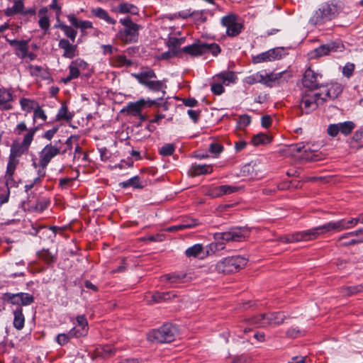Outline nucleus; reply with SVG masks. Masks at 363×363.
Instances as JSON below:
<instances>
[{
	"label": "nucleus",
	"instance_id": "1",
	"mask_svg": "<svg viewBox=\"0 0 363 363\" xmlns=\"http://www.w3.org/2000/svg\"><path fill=\"white\" fill-rule=\"evenodd\" d=\"M39 130V126H33L28 128L25 121L19 122L13 129V133L16 135H21L23 132H26L23 135L22 141L13 140L10 149L9 158L19 160V158L26 154L34 140L36 132Z\"/></svg>",
	"mask_w": 363,
	"mask_h": 363
},
{
	"label": "nucleus",
	"instance_id": "2",
	"mask_svg": "<svg viewBox=\"0 0 363 363\" xmlns=\"http://www.w3.org/2000/svg\"><path fill=\"white\" fill-rule=\"evenodd\" d=\"M339 86H331L324 89L320 93L308 91L304 94L300 101V108L305 113H310L315 110L318 106L322 105L328 99H334L341 93Z\"/></svg>",
	"mask_w": 363,
	"mask_h": 363
},
{
	"label": "nucleus",
	"instance_id": "3",
	"mask_svg": "<svg viewBox=\"0 0 363 363\" xmlns=\"http://www.w3.org/2000/svg\"><path fill=\"white\" fill-rule=\"evenodd\" d=\"M249 234V230L245 228H231L229 231L215 233L214 238L216 242H212L207 246L205 250L206 257L224 248L223 242L220 241L241 242L245 240Z\"/></svg>",
	"mask_w": 363,
	"mask_h": 363
},
{
	"label": "nucleus",
	"instance_id": "4",
	"mask_svg": "<svg viewBox=\"0 0 363 363\" xmlns=\"http://www.w3.org/2000/svg\"><path fill=\"white\" fill-rule=\"evenodd\" d=\"M343 6L340 2L333 1L322 4L315 10L309 19V23L313 26H321L338 17L342 11Z\"/></svg>",
	"mask_w": 363,
	"mask_h": 363
},
{
	"label": "nucleus",
	"instance_id": "5",
	"mask_svg": "<svg viewBox=\"0 0 363 363\" xmlns=\"http://www.w3.org/2000/svg\"><path fill=\"white\" fill-rule=\"evenodd\" d=\"M330 233H335L332 221L307 230L296 232L293 234L285 235L281 238V240L285 243L309 241L315 240L320 235Z\"/></svg>",
	"mask_w": 363,
	"mask_h": 363
},
{
	"label": "nucleus",
	"instance_id": "6",
	"mask_svg": "<svg viewBox=\"0 0 363 363\" xmlns=\"http://www.w3.org/2000/svg\"><path fill=\"white\" fill-rule=\"evenodd\" d=\"M179 334L176 325L167 323L157 329L151 330L147 334V339L151 342L157 343H167L173 342Z\"/></svg>",
	"mask_w": 363,
	"mask_h": 363
},
{
	"label": "nucleus",
	"instance_id": "7",
	"mask_svg": "<svg viewBox=\"0 0 363 363\" xmlns=\"http://www.w3.org/2000/svg\"><path fill=\"white\" fill-rule=\"evenodd\" d=\"M119 22L123 25V28L118 32V39L125 44L137 43L139 38V30L142 28V26L134 23L129 16L121 18Z\"/></svg>",
	"mask_w": 363,
	"mask_h": 363
},
{
	"label": "nucleus",
	"instance_id": "8",
	"mask_svg": "<svg viewBox=\"0 0 363 363\" xmlns=\"http://www.w3.org/2000/svg\"><path fill=\"white\" fill-rule=\"evenodd\" d=\"M286 318L283 312H269L252 317L249 320V324L257 328L274 327L282 324Z\"/></svg>",
	"mask_w": 363,
	"mask_h": 363
},
{
	"label": "nucleus",
	"instance_id": "9",
	"mask_svg": "<svg viewBox=\"0 0 363 363\" xmlns=\"http://www.w3.org/2000/svg\"><path fill=\"white\" fill-rule=\"evenodd\" d=\"M247 259L241 256H232L223 259L215 266L218 273L230 274L238 272L247 264Z\"/></svg>",
	"mask_w": 363,
	"mask_h": 363
},
{
	"label": "nucleus",
	"instance_id": "10",
	"mask_svg": "<svg viewBox=\"0 0 363 363\" xmlns=\"http://www.w3.org/2000/svg\"><path fill=\"white\" fill-rule=\"evenodd\" d=\"M181 52L192 57H198L206 53H211L213 56H216L220 52V48L216 43H206L198 40L195 43L184 47L181 49Z\"/></svg>",
	"mask_w": 363,
	"mask_h": 363
},
{
	"label": "nucleus",
	"instance_id": "11",
	"mask_svg": "<svg viewBox=\"0 0 363 363\" xmlns=\"http://www.w3.org/2000/svg\"><path fill=\"white\" fill-rule=\"evenodd\" d=\"M62 141L58 140L46 145L39 153V165L46 168L50 161L58 155H65L67 150H62Z\"/></svg>",
	"mask_w": 363,
	"mask_h": 363
},
{
	"label": "nucleus",
	"instance_id": "12",
	"mask_svg": "<svg viewBox=\"0 0 363 363\" xmlns=\"http://www.w3.org/2000/svg\"><path fill=\"white\" fill-rule=\"evenodd\" d=\"M344 49L345 46L341 41H333L313 49L308 53V55L311 59H315L328 55L330 52H342Z\"/></svg>",
	"mask_w": 363,
	"mask_h": 363
},
{
	"label": "nucleus",
	"instance_id": "13",
	"mask_svg": "<svg viewBox=\"0 0 363 363\" xmlns=\"http://www.w3.org/2000/svg\"><path fill=\"white\" fill-rule=\"evenodd\" d=\"M87 67V63L82 59L77 58L72 60L68 66L69 74L62 79L64 84H67L72 79H77L80 76L82 71H84Z\"/></svg>",
	"mask_w": 363,
	"mask_h": 363
},
{
	"label": "nucleus",
	"instance_id": "14",
	"mask_svg": "<svg viewBox=\"0 0 363 363\" xmlns=\"http://www.w3.org/2000/svg\"><path fill=\"white\" fill-rule=\"evenodd\" d=\"M355 128V124L352 121H345L339 123L330 124L327 129V133L334 138L339 133L345 136L349 135Z\"/></svg>",
	"mask_w": 363,
	"mask_h": 363
},
{
	"label": "nucleus",
	"instance_id": "15",
	"mask_svg": "<svg viewBox=\"0 0 363 363\" xmlns=\"http://www.w3.org/2000/svg\"><path fill=\"white\" fill-rule=\"evenodd\" d=\"M157 104V100L141 99L135 102H130L127 106L123 108V112H126L128 114L136 116L144 109L146 106L151 107L152 106Z\"/></svg>",
	"mask_w": 363,
	"mask_h": 363
},
{
	"label": "nucleus",
	"instance_id": "16",
	"mask_svg": "<svg viewBox=\"0 0 363 363\" xmlns=\"http://www.w3.org/2000/svg\"><path fill=\"white\" fill-rule=\"evenodd\" d=\"M363 242V228L347 233L341 235L337 240L340 246H350Z\"/></svg>",
	"mask_w": 363,
	"mask_h": 363
},
{
	"label": "nucleus",
	"instance_id": "17",
	"mask_svg": "<svg viewBox=\"0 0 363 363\" xmlns=\"http://www.w3.org/2000/svg\"><path fill=\"white\" fill-rule=\"evenodd\" d=\"M221 23L226 28L227 35L230 37L238 35L243 28V25L237 22L236 17L234 15L223 17Z\"/></svg>",
	"mask_w": 363,
	"mask_h": 363
},
{
	"label": "nucleus",
	"instance_id": "18",
	"mask_svg": "<svg viewBox=\"0 0 363 363\" xmlns=\"http://www.w3.org/2000/svg\"><path fill=\"white\" fill-rule=\"evenodd\" d=\"M322 78V75L315 73L311 68L306 70L303 78V84L305 87L308 88L311 90L315 89L319 87L320 79Z\"/></svg>",
	"mask_w": 363,
	"mask_h": 363
},
{
	"label": "nucleus",
	"instance_id": "19",
	"mask_svg": "<svg viewBox=\"0 0 363 363\" xmlns=\"http://www.w3.org/2000/svg\"><path fill=\"white\" fill-rule=\"evenodd\" d=\"M335 233H338L344 230L350 229L358 224L363 223V214L359 215L357 218H351L350 220L341 219L336 221H332Z\"/></svg>",
	"mask_w": 363,
	"mask_h": 363
},
{
	"label": "nucleus",
	"instance_id": "20",
	"mask_svg": "<svg viewBox=\"0 0 363 363\" xmlns=\"http://www.w3.org/2000/svg\"><path fill=\"white\" fill-rule=\"evenodd\" d=\"M131 76L135 78L138 83L145 86L149 82L157 78V75L155 71L147 67H143L140 69V72L138 73H132Z\"/></svg>",
	"mask_w": 363,
	"mask_h": 363
},
{
	"label": "nucleus",
	"instance_id": "21",
	"mask_svg": "<svg viewBox=\"0 0 363 363\" xmlns=\"http://www.w3.org/2000/svg\"><path fill=\"white\" fill-rule=\"evenodd\" d=\"M238 187L231 185H222L219 186L211 187L206 192V195L214 199L220 197L223 195H228L237 191Z\"/></svg>",
	"mask_w": 363,
	"mask_h": 363
},
{
	"label": "nucleus",
	"instance_id": "22",
	"mask_svg": "<svg viewBox=\"0 0 363 363\" xmlns=\"http://www.w3.org/2000/svg\"><path fill=\"white\" fill-rule=\"evenodd\" d=\"M14 101L13 93L11 89L0 88V110L9 111L13 108Z\"/></svg>",
	"mask_w": 363,
	"mask_h": 363
},
{
	"label": "nucleus",
	"instance_id": "23",
	"mask_svg": "<svg viewBox=\"0 0 363 363\" xmlns=\"http://www.w3.org/2000/svg\"><path fill=\"white\" fill-rule=\"evenodd\" d=\"M77 326L72 328V333L75 335V338L84 337L89 331V325L85 315H79L76 317Z\"/></svg>",
	"mask_w": 363,
	"mask_h": 363
},
{
	"label": "nucleus",
	"instance_id": "24",
	"mask_svg": "<svg viewBox=\"0 0 363 363\" xmlns=\"http://www.w3.org/2000/svg\"><path fill=\"white\" fill-rule=\"evenodd\" d=\"M281 58V52L279 49L274 48L264 52L260 53L252 57L253 63H261L264 62H271Z\"/></svg>",
	"mask_w": 363,
	"mask_h": 363
},
{
	"label": "nucleus",
	"instance_id": "25",
	"mask_svg": "<svg viewBox=\"0 0 363 363\" xmlns=\"http://www.w3.org/2000/svg\"><path fill=\"white\" fill-rule=\"evenodd\" d=\"M58 47L63 50L62 57L65 58L73 59L77 55V45L70 43L68 39H60Z\"/></svg>",
	"mask_w": 363,
	"mask_h": 363
},
{
	"label": "nucleus",
	"instance_id": "26",
	"mask_svg": "<svg viewBox=\"0 0 363 363\" xmlns=\"http://www.w3.org/2000/svg\"><path fill=\"white\" fill-rule=\"evenodd\" d=\"M6 41L15 48V53L18 57L24 59L28 55V46L26 40L6 39Z\"/></svg>",
	"mask_w": 363,
	"mask_h": 363
},
{
	"label": "nucleus",
	"instance_id": "27",
	"mask_svg": "<svg viewBox=\"0 0 363 363\" xmlns=\"http://www.w3.org/2000/svg\"><path fill=\"white\" fill-rule=\"evenodd\" d=\"M111 11L121 14L138 15L139 13V9L135 5L125 1H122L117 6L113 7Z\"/></svg>",
	"mask_w": 363,
	"mask_h": 363
},
{
	"label": "nucleus",
	"instance_id": "28",
	"mask_svg": "<svg viewBox=\"0 0 363 363\" xmlns=\"http://www.w3.org/2000/svg\"><path fill=\"white\" fill-rule=\"evenodd\" d=\"M48 9L47 7L41 8L38 11V25L39 27L43 30L44 34L48 33L49 28L50 26V19L48 16Z\"/></svg>",
	"mask_w": 363,
	"mask_h": 363
},
{
	"label": "nucleus",
	"instance_id": "29",
	"mask_svg": "<svg viewBox=\"0 0 363 363\" xmlns=\"http://www.w3.org/2000/svg\"><path fill=\"white\" fill-rule=\"evenodd\" d=\"M145 86L152 91L162 93V96L157 99H156L157 101L160 99H162V98L166 94L164 89L167 88V86L162 81L155 80L154 79L151 82H149L146 85H145Z\"/></svg>",
	"mask_w": 363,
	"mask_h": 363
},
{
	"label": "nucleus",
	"instance_id": "30",
	"mask_svg": "<svg viewBox=\"0 0 363 363\" xmlns=\"http://www.w3.org/2000/svg\"><path fill=\"white\" fill-rule=\"evenodd\" d=\"M74 116V112L69 111V108L66 104H62L61 107L57 111L55 117V121H66L70 122Z\"/></svg>",
	"mask_w": 363,
	"mask_h": 363
},
{
	"label": "nucleus",
	"instance_id": "31",
	"mask_svg": "<svg viewBox=\"0 0 363 363\" xmlns=\"http://www.w3.org/2000/svg\"><path fill=\"white\" fill-rule=\"evenodd\" d=\"M55 28L62 30L67 38H69L72 43L74 42L77 35V31L72 26L60 21L55 25Z\"/></svg>",
	"mask_w": 363,
	"mask_h": 363
},
{
	"label": "nucleus",
	"instance_id": "32",
	"mask_svg": "<svg viewBox=\"0 0 363 363\" xmlns=\"http://www.w3.org/2000/svg\"><path fill=\"white\" fill-rule=\"evenodd\" d=\"M13 325L18 330H21L23 328L25 325V316L23 313V309L21 307H17L13 311Z\"/></svg>",
	"mask_w": 363,
	"mask_h": 363
},
{
	"label": "nucleus",
	"instance_id": "33",
	"mask_svg": "<svg viewBox=\"0 0 363 363\" xmlns=\"http://www.w3.org/2000/svg\"><path fill=\"white\" fill-rule=\"evenodd\" d=\"M284 74V72H279V73H270V74H263V81H262V84L272 87L275 86L276 84H278L280 83L279 80L281 78L282 75Z\"/></svg>",
	"mask_w": 363,
	"mask_h": 363
},
{
	"label": "nucleus",
	"instance_id": "34",
	"mask_svg": "<svg viewBox=\"0 0 363 363\" xmlns=\"http://www.w3.org/2000/svg\"><path fill=\"white\" fill-rule=\"evenodd\" d=\"M185 254L187 257L203 258L206 257L205 250L201 244H195L186 250Z\"/></svg>",
	"mask_w": 363,
	"mask_h": 363
},
{
	"label": "nucleus",
	"instance_id": "35",
	"mask_svg": "<svg viewBox=\"0 0 363 363\" xmlns=\"http://www.w3.org/2000/svg\"><path fill=\"white\" fill-rule=\"evenodd\" d=\"M350 147L354 149L363 147V128L354 132L349 141Z\"/></svg>",
	"mask_w": 363,
	"mask_h": 363
},
{
	"label": "nucleus",
	"instance_id": "36",
	"mask_svg": "<svg viewBox=\"0 0 363 363\" xmlns=\"http://www.w3.org/2000/svg\"><path fill=\"white\" fill-rule=\"evenodd\" d=\"M213 168L206 164H195L190 168L189 173L191 177H196L201 174H206L212 172Z\"/></svg>",
	"mask_w": 363,
	"mask_h": 363
},
{
	"label": "nucleus",
	"instance_id": "37",
	"mask_svg": "<svg viewBox=\"0 0 363 363\" xmlns=\"http://www.w3.org/2000/svg\"><path fill=\"white\" fill-rule=\"evenodd\" d=\"M216 79L221 84L228 86L230 83H235L237 77L233 72L228 71L221 72L216 76Z\"/></svg>",
	"mask_w": 363,
	"mask_h": 363
},
{
	"label": "nucleus",
	"instance_id": "38",
	"mask_svg": "<svg viewBox=\"0 0 363 363\" xmlns=\"http://www.w3.org/2000/svg\"><path fill=\"white\" fill-rule=\"evenodd\" d=\"M14 4L13 6L8 7L4 10V14L6 16H13L18 13H22L24 9L23 0H13Z\"/></svg>",
	"mask_w": 363,
	"mask_h": 363
},
{
	"label": "nucleus",
	"instance_id": "39",
	"mask_svg": "<svg viewBox=\"0 0 363 363\" xmlns=\"http://www.w3.org/2000/svg\"><path fill=\"white\" fill-rule=\"evenodd\" d=\"M91 13L94 16L105 21L106 23H108L109 24L115 25L116 23V21L115 19H113V18H111L109 16L108 13L102 8L99 7V8L93 9L91 10Z\"/></svg>",
	"mask_w": 363,
	"mask_h": 363
},
{
	"label": "nucleus",
	"instance_id": "40",
	"mask_svg": "<svg viewBox=\"0 0 363 363\" xmlns=\"http://www.w3.org/2000/svg\"><path fill=\"white\" fill-rule=\"evenodd\" d=\"M119 186L122 188L133 187L134 189H143L145 186L138 176H135L127 181L122 182L119 184Z\"/></svg>",
	"mask_w": 363,
	"mask_h": 363
},
{
	"label": "nucleus",
	"instance_id": "41",
	"mask_svg": "<svg viewBox=\"0 0 363 363\" xmlns=\"http://www.w3.org/2000/svg\"><path fill=\"white\" fill-rule=\"evenodd\" d=\"M37 256L47 264L53 263L56 261V254H53L48 249H43L37 252Z\"/></svg>",
	"mask_w": 363,
	"mask_h": 363
},
{
	"label": "nucleus",
	"instance_id": "42",
	"mask_svg": "<svg viewBox=\"0 0 363 363\" xmlns=\"http://www.w3.org/2000/svg\"><path fill=\"white\" fill-rule=\"evenodd\" d=\"M19 103L22 110L26 113H30L32 111H34L35 108L39 105L35 100L26 98L21 99Z\"/></svg>",
	"mask_w": 363,
	"mask_h": 363
},
{
	"label": "nucleus",
	"instance_id": "43",
	"mask_svg": "<svg viewBox=\"0 0 363 363\" xmlns=\"http://www.w3.org/2000/svg\"><path fill=\"white\" fill-rule=\"evenodd\" d=\"M164 278L170 283H184L186 281V274L183 272H174L172 274H165Z\"/></svg>",
	"mask_w": 363,
	"mask_h": 363
},
{
	"label": "nucleus",
	"instance_id": "44",
	"mask_svg": "<svg viewBox=\"0 0 363 363\" xmlns=\"http://www.w3.org/2000/svg\"><path fill=\"white\" fill-rule=\"evenodd\" d=\"M2 300L5 302L10 303L12 305H16L17 307H21V303L20 301L19 293L11 294L4 293L2 294Z\"/></svg>",
	"mask_w": 363,
	"mask_h": 363
},
{
	"label": "nucleus",
	"instance_id": "45",
	"mask_svg": "<svg viewBox=\"0 0 363 363\" xmlns=\"http://www.w3.org/2000/svg\"><path fill=\"white\" fill-rule=\"evenodd\" d=\"M184 38H170L168 41V46L172 50L173 55H176L179 52H181V49H179L181 45L184 43Z\"/></svg>",
	"mask_w": 363,
	"mask_h": 363
},
{
	"label": "nucleus",
	"instance_id": "46",
	"mask_svg": "<svg viewBox=\"0 0 363 363\" xmlns=\"http://www.w3.org/2000/svg\"><path fill=\"white\" fill-rule=\"evenodd\" d=\"M72 333V330H70L67 333L58 334L55 337L56 342L60 346L67 345L72 338H75V335Z\"/></svg>",
	"mask_w": 363,
	"mask_h": 363
},
{
	"label": "nucleus",
	"instance_id": "47",
	"mask_svg": "<svg viewBox=\"0 0 363 363\" xmlns=\"http://www.w3.org/2000/svg\"><path fill=\"white\" fill-rule=\"evenodd\" d=\"M263 74L260 72H257L245 77L243 79V82L248 85H252L257 83H262V81H263Z\"/></svg>",
	"mask_w": 363,
	"mask_h": 363
},
{
	"label": "nucleus",
	"instance_id": "48",
	"mask_svg": "<svg viewBox=\"0 0 363 363\" xmlns=\"http://www.w3.org/2000/svg\"><path fill=\"white\" fill-rule=\"evenodd\" d=\"M251 141L254 145L257 146L269 143L271 138L265 133H260L254 135Z\"/></svg>",
	"mask_w": 363,
	"mask_h": 363
},
{
	"label": "nucleus",
	"instance_id": "49",
	"mask_svg": "<svg viewBox=\"0 0 363 363\" xmlns=\"http://www.w3.org/2000/svg\"><path fill=\"white\" fill-rule=\"evenodd\" d=\"M19 164V160H14L9 158L8 163L6 165V169L4 177H14L16 167Z\"/></svg>",
	"mask_w": 363,
	"mask_h": 363
},
{
	"label": "nucleus",
	"instance_id": "50",
	"mask_svg": "<svg viewBox=\"0 0 363 363\" xmlns=\"http://www.w3.org/2000/svg\"><path fill=\"white\" fill-rule=\"evenodd\" d=\"M206 13V10L193 11L191 13L193 16L191 17L193 18L195 23L201 24L207 21Z\"/></svg>",
	"mask_w": 363,
	"mask_h": 363
},
{
	"label": "nucleus",
	"instance_id": "51",
	"mask_svg": "<svg viewBox=\"0 0 363 363\" xmlns=\"http://www.w3.org/2000/svg\"><path fill=\"white\" fill-rule=\"evenodd\" d=\"M176 295L172 292H157L152 295V299L155 302H161L162 301H167L172 299V297H175Z\"/></svg>",
	"mask_w": 363,
	"mask_h": 363
},
{
	"label": "nucleus",
	"instance_id": "52",
	"mask_svg": "<svg viewBox=\"0 0 363 363\" xmlns=\"http://www.w3.org/2000/svg\"><path fill=\"white\" fill-rule=\"evenodd\" d=\"M175 148L174 144L167 143L159 149V153L163 157H168L174 154Z\"/></svg>",
	"mask_w": 363,
	"mask_h": 363
},
{
	"label": "nucleus",
	"instance_id": "53",
	"mask_svg": "<svg viewBox=\"0 0 363 363\" xmlns=\"http://www.w3.org/2000/svg\"><path fill=\"white\" fill-rule=\"evenodd\" d=\"M363 290L362 285L346 286L342 289V293L345 295H355Z\"/></svg>",
	"mask_w": 363,
	"mask_h": 363
},
{
	"label": "nucleus",
	"instance_id": "54",
	"mask_svg": "<svg viewBox=\"0 0 363 363\" xmlns=\"http://www.w3.org/2000/svg\"><path fill=\"white\" fill-rule=\"evenodd\" d=\"M308 150L309 147L303 143L292 144L289 146V151L293 154L302 152H306Z\"/></svg>",
	"mask_w": 363,
	"mask_h": 363
},
{
	"label": "nucleus",
	"instance_id": "55",
	"mask_svg": "<svg viewBox=\"0 0 363 363\" xmlns=\"http://www.w3.org/2000/svg\"><path fill=\"white\" fill-rule=\"evenodd\" d=\"M19 296L21 306H29L34 302V297L30 294L21 292Z\"/></svg>",
	"mask_w": 363,
	"mask_h": 363
},
{
	"label": "nucleus",
	"instance_id": "56",
	"mask_svg": "<svg viewBox=\"0 0 363 363\" xmlns=\"http://www.w3.org/2000/svg\"><path fill=\"white\" fill-rule=\"evenodd\" d=\"M10 189L6 186H0V204L2 205L9 201Z\"/></svg>",
	"mask_w": 363,
	"mask_h": 363
},
{
	"label": "nucleus",
	"instance_id": "57",
	"mask_svg": "<svg viewBox=\"0 0 363 363\" xmlns=\"http://www.w3.org/2000/svg\"><path fill=\"white\" fill-rule=\"evenodd\" d=\"M37 118L41 119L43 121H46L48 118L45 111L40 105H38L33 111V120L35 121Z\"/></svg>",
	"mask_w": 363,
	"mask_h": 363
},
{
	"label": "nucleus",
	"instance_id": "58",
	"mask_svg": "<svg viewBox=\"0 0 363 363\" xmlns=\"http://www.w3.org/2000/svg\"><path fill=\"white\" fill-rule=\"evenodd\" d=\"M354 67V64L347 62L342 68V74L348 79L350 78L353 74Z\"/></svg>",
	"mask_w": 363,
	"mask_h": 363
},
{
	"label": "nucleus",
	"instance_id": "59",
	"mask_svg": "<svg viewBox=\"0 0 363 363\" xmlns=\"http://www.w3.org/2000/svg\"><path fill=\"white\" fill-rule=\"evenodd\" d=\"M116 352V349L110 345H104L101 347V351L99 352V353L102 355L104 357H109L114 354Z\"/></svg>",
	"mask_w": 363,
	"mask_h": 363
},
{
	"label": "nucleus",
	"instance_id": "60",
	"mask_svg": "<svg viewBox=\"0 0 363 363\" xmlns=\"http://www.w3.org/2000/svg\"><path fill=\"white\" fill-rule=\"evenodd\" d=\"M6 187L11 190L13 187H18L19 182L15 180L14 177H3Z\"/></svg>",
	"mask_w": 363,
	"mask_h": 363
},
{
	"label": "nucleus",
	"instance_id": "61",
	"mask_svg": "<svg viewBox=\"0 0 363 363\" xmlns=\"http://www.w3.org/2000/svg\"><path fill=\"white\" fill-rule=\"evenodd\" d=\"M50 9L56 10V20L57 23L60 22V16L62 13V8L57 4V0H52L51 4H50Z\"/></svg>",
	"mask_w": 363,
	"mask_h": 363
},
{
	"label": "nucleus",
	"instance_id": "62",
	"mask_svg": "<svg viewBox=\"0 0 363 363\" xmlns=\"http://www.w3.org/2000/svg\"><path fill=\"white\" fill-rule=\"evenodd\" d=\"M65 16L67 18V20L72 27L78 28L81 20H79L74 13H70L69 14H66Z\"/></svg>",
	"mask_w": 363,
	"mask_h": 363
},
{
	"label": "nucleus",
	"instance_id": "63",
	"mask_svg": "<svg viewBox=\"0 0 363 363\" xmlns=\"http://www.w3.org/2000/svg\"><path fill=\"white\" fill-rule=\"evenodd\" d=\"M223 150V147L218 143H213L209 146V151L217 155L220 154Z\"/></svg>",
	"mask_w": 363,
	"mask_h": 363
},
{
	"label": "nucleus",
	"instance_id": "64",
	"mask_svg": "<svg viewBox=\"0 0 363 363\" xmlns=\"http://www.w3.org/2000/svg\"><path fill=\"white\" fill-rule=\"evenodd\" d=\"M182 228L184 229L191 228L199 225V221L195 219H187L182 223Z\"/></svg>",
	"mask_w": 363,
	"mask_h": 363
}]
</instances>
